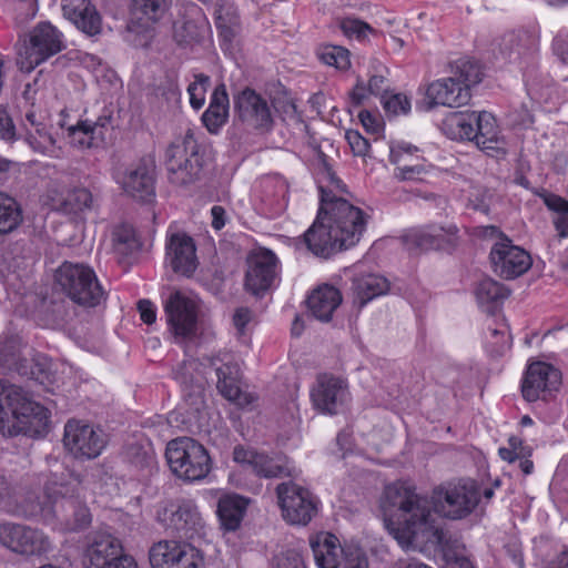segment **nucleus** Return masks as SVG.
Listing matches in <instances>:
<instances>
[{"instance_id":"obj_1","label":"nucleus","mask_w":568,"mask_h":568,"mask_svg":"<svg viewBox=\"0 0 568 568\" xmlns=\"http://www.w3.org/2000/svg\"><path fill=\"white\" fill-rule=\"evenodd\" d=\"M479 499V487L470 479L434 489L430 500L417 494L414 485L398 480L385 487L381 507L385 527L398 545L423 552L444 544V531L433 509L443 517L458 520L469 516Z\"/></svg>"},{"instance_id":"obj_2","label":"nucleus","mask_w":568,"mask_h":568,"mask_svg":"<svg viewBox=\"0 0 568 568\" xmlns=\"http://www.w3.org/2000/svg\"><path fill=\"white\" fill-rule=\"evenodd\" d=\"M341 180L326 164L318 172L321 206L303 242L316 256L328 257L337 251L355 246L366 230L367 214L346 199L337 196Z\"/></svg>"},{"instance_id":"obj_3","label":"nucleus","mask_w":568,"mask_h":568,"mask_svg":"<svg viewBox=\"0 0 568 568\" xmlns=\"http://www.w3.org/2000/svg\"><path fill=\"white\" fill-rule=\"evenodd\" d=\"M81 479L65 469L60 475L51 474L43 488L42 498L34 491L21 488L11 493L4 510L24 518L39 517L45 523L59 518L65 506L74 508V498L79 496Z\"/></svg>"},{"instance_id":"obj_4","label":"nucleus","mask_w":568,"mask_h":568,"mask_svg":"<svg viewBox=\"0 0 568 568\" xmlns=\"http://www.w3.org/2000/svg\"><path fill=\"white\" fill-rule=\"evenodd\" d=\"M49 427L48 408L30 399L21 387L0 381V433L2 435L23 434L38 437L45 435Z\"/></svg>"},{"instance_id":"obj_5","label":"nucleus","mask_w":568,"mask_h":568,"mask_svg":"<svg viewBox=\"0 0 568 568\" xmlns=\"http://www.w3.org/2000/svg\"><path fill=\"white\" fill-rule=\"evenodd\" d=\"M480 67L469 59L452 64L450 75L432 82L426 90L427 110L434 106L460 108L470 98V88L481 81Z\"/></svg>"},{"instance_id":"obj_6","label":"nucleus","mask_w":568,"mask_h":568,"mask_svg":"<svg viewBox=\"0 0 568 568\" xmlns=\"http://www.w3.org/2000/svg\"><path fill=\"white\" fill-rule=\"evenodd\" d=\"M57 286L75 304L95 307L105 300L94 271L81 263L64 262L55 271Z\"/></svg>"},{"instance_id":"obj_7","label":"nucleus","mask_w":568,"mask_h":568,"mask_svg":"<svg viewBox=\"0 0 568 568\" xmlns=\"http://www.w3.org/2000/svg\"><path fill=\"white\" fill-rule=\"evenodd\" d=\"M156 520L181 538L193 542L205 541L210 527L192 499H176L159 505Z\"/></svg>"},{"instance_id":"obj_8","label":"nucleus","mask_w":568,"mask_h":568,"mask_svg":"<svg viewBox=\"0 0 568 568\" xmlns=\"http://www.w3.org/2000/svg\"><path fill=\"white\" fill-rule=\"evenodd\" d=\"M165 456L172 473L184 481L204 479L211 471L207 450L193 438L172 439L166 446Z\"/></svg>"},{"instance_id":"obj_9","label":"nucleus","mask_w":568,"mask_h":568,"mask_svg":"<svg viewBox=\"0 0 568 568\" xmlns=\"http://www.w3.org/2000/svg\"><path fill=\"white\" fill-rule=\"evenodd\" d=\"M169 180L175 185H186L199 179L202 162L194 135L187 132L174 140L165 153Z\"/></svg>"},{"instance_id":"obj_10","label":"nucleus","mask_w":568,"mask_h":568,"mask_svg":"<svg viewBox=\"0 0 568 568\" xmlns=\"http://www.w3.org/2000/svg\"><path fill=\"white\" fill-rule=\"evenodd\" d=\"M169 332L175 344L189 347L197 338V306L194 300L180 291L173 292L164 303Z\"/></svg>"},{"instance_id":"obj_11","label":"nucleus","mask_w":568,"mask_h":568,"mask_svg":"<svg viewBox=\"0 0 568 568\" xmlns=\"http://www.w3.org/2000/svg\"><path fill=\"white\" fill-rule=\"evenodd\" d=\"M155 171L154 159L146 155L119 166L114 171L113 178L128 196L149 203L155 196Z\"/></svg>"},{"instance_id":"obj_12","label":"nucleus","mask_w":568,"mask_h":568,"mask_svg":"<svg viewBox=\"0 0 568 568\" xmlns=\"http://www.w3.org/2000/svg\"><path fill=\"white\" fill-rule=\"evenodd\" d=\"M63 49V34L50 22H41L30 32L29 44L19 51L18 64L22 71L31 72Z\"/></svg>"},{"instance_id":"obj_13","label":"nucleus","mask_w":568,"mask_h":568,"mask_svg":"<svg viewBox=\"0 0 568 568\" xmlns=\"http://www.w3.org/2000/svg\"><path fill=\"white\" fill-rule=\"evenodd\" d=\"M276 495L282 517L291 525L306 526L317 514V498L296 483H281L276 487Z\"/></svg>"},{"instance_id":"obj_14","label":"nucleus","mask_w":568,"mask_h":568,"mask_svg":"<svg viewBox=\"0 0 568 568\" xmlns=\"http://www.w3.org/2000/svg\"><path fill=\"white\" fill-rule=\"evenodd\" d=\"M0 544L24 556H41L52 550V541L42 530L16 523L0 524Z\"/></svg>"},{"instance_id":"obj_15","label":"nucleus","mask_w":568,"mask_h":568,"mask_svg":"<svg viewBox=\"0 0 568 568\" xmlns=\"http://www.w3.org/2000/svg\"><path fill=\"white\" fill-rule=\"evenodd\" d=\"M152 568H203V552L195 546L175 540H160L150 548Z\"/></svg>"},{"instance_id":"obj_16","label":"nucleus","mask_w":568,"mask_h":568,"mask_svg":"<svg viewBox=\"0 0 568 568\" xmlns=\"http://www.w3.org/2000/svg\"><path fill=\"white\" fill-rule=\"evenodd\" d=\"M65 448L78 458H97L106 445L102 429L81 420H69L64 426Z\"/></svg>"},{"instance_id":"obj_17","label":"nucleus","mask_w":568,"mask_h":568,"mask_svg":"<svg viewBox=\"0 0 568 568\" xmlns=\"http://www.w3.org/2000/svg\"><path fill=\"white\" fill-rule=\"evenodd\" d=\"M494 272L503 278L513 280L526 273L531 266V257L510 239L500 235L489 253Z\"/></svg>"},{"instance_id":"obj_18","label":"nucleus","mask_w":568,"mask_h":568,"mask_svg":"<svg viewBox=\"0 0 568 568\" xmlns=\"http://www.w3.org/2000/svg\"><path fill=\"white\" fill-rule=\"evenodd\" d=\"M206 361L215 371L216 387L224 398L241 407L252 403V395L240 387V368L231 353L220 352L209 356Z\"/></svg>"},{"instance_id":"obj_19","label":"nucleus","mask_w":568,"mask_h":568,"mask_svg":"<svg viewBox=\"0 0 568 568\" xmlns=\"http://www.w3.org/2000/svg\"><path fill=\"white\" fill-rule=\"evenodd\" d=\"M561 383L560 372L544 362L531 363L521 383V393L526 400L546 399Z\"/></svg>"},{"instance_id":"obj_20","label":"nucleus","mask_w":568,"mask_h":568,"mask_svg":"<svg viewBox=\"0 0 568 568\" xmlns=\"http://www.w3.org/2000/svg\"><path fill=\"white\" fill-rule=\"evenodd\" d=\"M240 120L246 125L268 131L273 125V116L267 101L254 90L246 88L234 100Z\"/></svg>"},{"instance_id":"obj_21","label":"nucleus","mask_w":568,"mask_h":568,"mask_svg":"<svg viewBox=\"0 0 568 568\" xmlns=\"http://www.w3.org/2000/svg\"><path fill=\"white\" fill-rule=\"evenodd\" d=\"M277 274V258L270 250H257L247 258L245 287L257 295L271 287Z\"/></svg>"},{"instance_id":"obj_22","label":"nucleus","mask_w":568,"mask_h":568,"mask_svg":"<svg viewBox=\"0 0 568 568\" xmlns=\"http://www.w3.org/2000/svg\"><path fill=\"white\" fill-rule=\"evenodd\" d=\"M311 398L320 412L337 414L348 399L347 384L338 377L321 375L312 388Z\"/></svg>"},{"instance_id":"obj_23","label":"nucleus","mask_w":568,"mask_h":568,"mask_svg":"<svg viewBox=\"0 0 568 568\" xmlns=\"http://www.w3.org/2000/svg\"><path fill=\"white\" fill-rule=\"evenodd\" d=\"M112 129V111L104 109L97 120L80 121L69 129L70 143L79 149L97 148L105 140V134Z\"/></svg>"},{"instance_id":"obj_24","label":"nucleus","mask_w":568,"mask_h":568,"mask_svg":"<svg viewBox=\"0 0 568 568\" xmlns=\"http://www.w3.org/2000/svg\"><path fill=\"white\" fill-rule=\"evenodd\" d=\"M165 261L175 273L190 276L197 267L196 248L185 233H173L166 241Z\"/></svg>"},{"instance_id":"obj_25","label":"nucleus","mask_w":568,"mask_h":568,"mask_svg":"<svg viewBox=\"0 0 568 568\" xmlns=\"http://www.w3.org/2000/svg\"><path fill=\"white\" fill-rule=\"evenodd\" d=\"M51 206L62 214L82 217L98 206L97 196L84 186H74L59 195H51Z\"/></svg>"},{"instance_id":"obj_26","label":"nucleus","mask_w":568,"mask_h":568,"mask_svg":"<svg viewBox=\"0 0 568 568\" xmlns=\"http://www.w3.org/2000/svg\"><path fill=\"white\" fill-rule=\"evenodd\" d=\"M457 232L458 229L454 224L447 226L433 224L410 230L405 235V240L408 245L420 250H437L452 244Z\"/></svg>"},{"instance_id":"obj_27","label":"nucleus","mask_w":568,"mask_h":568,"mask_svg":"<svg viewBox=\"0 0 568 568\" xmlns=\"http://www.w3.org/2000/svg\"><path fill=\"white\" fill-rule=\"evenodd\" d=\"M63 16L82 32L94 36L101 31V17L90 0H61Z\"/></svg>"},{"instance_id":"obj_28","label":"nucleus","mask_w":568,"mask_h":568,"mask_svg":"<svg viewBox=\"0 0 568 568\" xmlns=\"http://www.w3.org/2000/svg\"><path fill=\"white\" fill-rule=\"evenodd\" d=\"M473 141L489 155L505 154L506 143L500 136L496 119L489 112H478Z\"/></svg>"},{"instance_id":"obj_29","label":"nucleus","mask_w":568,"mask_h":568,"mask_svg":"<svg viewBox=\"0 0 568 568\" xmlns=\"http://www.w3.org/2000/svg\"><path fill=\"white\" fill-rule=\"evenodd\" d=\"M418 149L406 142H398L389 146V161L396 165L394 175L399 181L415 180L425 172V166L414 163L418 160Z\"/></svg>"},{"instance_id":"obj_30","label":"nucleus","mask_w":568,"mask_h":568,"mask_svg":"<svg viewBox=\"0 0 568 568\" xmlns=\"http://www.w3.org/2000/svg\"><path fill=\"white\" fill-rule=\"evenodd\" d=\"M389 287L388 280L381 274H358L354 276L351 287L353 304L361 310L374 298L387 294Z\"/></svg>"},{"instance_id":"obj_31","label":"nucleus","mask_w":568,"mask_h":568,"mask_svg":"<svg viewBox=\"0 0 568 568\" xmlns=\"http://www.w3.org/2000/svg\"><path fill=\"white\" fill-rule=\"evenodd\" d=\"M314 559L320 568H338L345 551L338 538L331 532H318L310 538Z\"/></svg>"},{"instance_id":"obj_32","label":"nucleus","mask_w":568,"mask_h":568,"mask_svg":"<svg viewBox=\"0 0 568 568\" xmlns=\"http://www.w3.org/2000/svg\"><path fill=\"white\" fill-rule=\"evenodd\" d=\"M124 552L121 541L111 535H98L84 552L87 568H103Z\"/></svg>"},{"instance_id":"obj_33","label":"nucleus","mask_w":568,"mask_h":568,"mask_svg":"<svg viewBox=\"0 0 568 568\" xmlns=\"http://www.w3.org/2000/svg\"><path fill=\"white\" fill-rule=\"evenodd\" d=\"M251 499L239 494H225L217 501V518L226 531H235L246 515Z\"/></svg>"},{"instance_id":"obj_34","label":"nucleus","mask_w":568,"mask_h":568,"mask_svg":"<svg viewBox=\"0 0 568 568\" xmlns=\"http://www.w3.org/2000/svg\"><path fill=\"white\" fill-rule=\"evenodd\" d=\"M342 303L341 292L332 285H323L308 296L307 305L312 315L321 321H331L333 313Z\"/></svg>"},{"instance_id":"obj_35","label":"nucleus","mask_w":568,"mask_h":568,"mask_svg":"<svg viewBox=\"0 0 568 568\" xmlns=\"http://www.w3.org/2000/svg\"><path fill=\"white\" fill-rule=\"evenodd\" d=\"M230 101L224 84L217 85L209 108L202 114V122L210 133L216 134L229 119Z\"/></svg>"},{"instance_id":"obj_36","label":"nucleus","mask_w":568,"mask_h":568,"mask_svg":"<svg viewBox=\"0 0 568 568\" xmlns=\"http://www.w3.org/2000/svg\"><path fill=\"white\" fill-rule=\"evenodd\" d=\"M478 112H450L442 123L443 133L456 141H473Z\"/></svg>"},{"instance_id":"obj_37","label":"nucleus","mask_w":568,"mask_h":568,"mask_svg":"<svg viewBox=\"0 0 568 568\" xmlns=\"http://www.w3.org/2000/svg\"><path fill=\"white\" fill-rule=\"evenodd\" d=\"M252 470L257 476L265 478L294 475V467L291 465L288 459L285 457H270L261 453Z\"/></svg>"},{"instance_id":"obj_38","label":"nucleus","mask_w":568,"mask_h":568,"mask_svg":"<svg viewBox=\"0 0 568 568\" xmlns=\"http://www.w3.org/2000/svg\"><path fill=\"white\" fill-rule=\"evenodd\" d=\"M509 290L493 278L481 280L475 291L477 302L488 310L503 303L509 296Z\"/></svg>"},{"instance_id":"obj_39","label":"nucleus","mask_w":568,"mask_h":568,"mask_svg":"<svg viewBox=\"0 0 568 568\" xmlns=\"http://www.w3.org/2000/svg\"><path fill=\"white\" fill-rule=\"evenodd\" d=\"M22 222V212L17 201L0 192V235L14 231Z\"/></svg>"},{"instance_id":"obj_40","label":"nucleus","mask_w":568,"mask_h":568,"mask_svg":"<svg viewBox=\"0 0 568 568\" xmlns=\"http://www.w3.org/2000/svg\"><path fill=\"white\" fill-rule=\"evenodd\" d=\"M193 11L197 16L196 19L175 24L174 34L179 42L200 41L209 30V24L205 18L200 14V9L195 7Z\"/></svg>"},{"instance_id":"obj_41","label":"nucleus","mask_w":568,"mask_h":568,"mask_svg":"<svg viewBox=\"0 0 568 568\" xmlns=\"http://www.w3.org/2000/svg\"><path fill=\"white\" fill-rule=\"evenodd\" d=\"M216 13V27L224 42L231 43L236 36L237 14L232 7H219Z\"/></svg>"},{"instance_id":"obj_42","label":"nucleus","mask_w":568,"mask_h":568,"mask_svg":"<svg viewBox=\"0 0 568 568\" xmlns=\"http://www.w3.org/2000/svg\"><path fill=\"white\" fill-rule=\"evenodd\" d=\"M24 140L34 151L41 153H44L54 144V140L44 124L36 128L33 131L27 124Z\"/></svg>"},{"instance_id":"obj_43","label":"nucleus","mask_w":568,"mask_h":568,"mask_svg":"<svg viewBox=\"0 0 568 568\" xmlns=\"http://www.w3.org/2000/svg\"><path fill=\"white\" fill-rule=\"evenodd\" d=\"M320 58L325 64L339 70H346L351 64L348 50L338 45L323 48Z\"/></svg>"},{"instance_id":"obj_44","label":"nucleus","mask_w":568,"mask_h":568,"mask_svg":"<svg viewBox=\"0 0 568 568\" xmlns=\"http://www.w3.org/2000/svg\"><path fill=\"white\" fill-rule=\"evenodd\" d=\"M169 0H134V9L148 21L155 22L164 14Z\"/></svg>"},{"instance_id":"obj_45","label":"nucleus","mask_w":568,"mask_h":568,"mask_svg":"<svg viewBox=\"0 0 568 568\" xmlns=\"http://www.w3.org/2000/svg\"><path fill=\"white\" fill-rule=\"evenodd\" d=\"M209 84L210 78L203 73L196 74L194 81L189 84L187 93L190 95V104L193 109L200 110L203 106Z\"/></svg>"},{"instance_id":"obj_46","label":"nucleus","mask_w":568,"mask_h":568,"mask_svg":"<svg viewBox=\"0 0 568 568\" xmlns=\"http://www.w3.org/2000/svg\"><path fill=\"white\" fill-rule=\"evenodd\" d=\"M114 247L118 252L126 254L138 248L134 231L129 226H121L113 233Z\"/></svg>"},{"instance_id":"obj_47","label":"nucleus","mask_w":568,"mask_h":568,"mask_svg":"<svg viewBox=\"0 0 568 568\" xmlns=\"http://www.w3.org/2000/svg\"><path fill=\"white\" fill-rule=\"evenodd\" d=\"M383 105L385 111L393 115H405L410 111V101L405 94L402 93L383 95Z\"/></svg>"},{"instance_id":"obj_48","label":"nucleus","mask_w":568,"mask_h":568,"mask_svg":"<svg viewBox=\"0 0 568 568\" xmlns=\"http://www.w3.org/2000/svg\"><path fill=\"white\" fill-rule=\"evenodd\" d=\"M341 28L346 36L357 39H364L369 33L374 32V29L368 23L355 18L344 19L341 23Z\"/></svg>"},{"instance_id":"obj_49","label":"nucleus","mask_w":568,"mask_h":568,"mask_svg":"<svg viewBox=\"0 0 568 568\" xmlns=\"http://www.w3.org/2000/svg\"><path fill=\"white\" fill-rule=\"evenodd\" d=\"M156 94L164 98L166 101L178 100L181 91L175 74L166 75L163 82L158 85Z\"/></svg>"},{"instance_id":"obj_50","label":"nucleus","mask_w":568,"mask_h":568,"mask_svg":"<svg viewBox=\"0 0 568 568\" xmlns=\"http://www.w3.org/2000/svg\"><path fill=\"white\" fill-rule=\"evenodd\" d=\"M274 568H305L302 555L294 549L286 550L274 559Z\"/></svg>"},{"instance_id":"obj_51","label":"nucleus","mask_w":568,"mask_h":568,"mask_svg":"<svg viewBox=\"0 0 568 568\" xmlns=\"http://www.w3.org/2000/svg\"><path fill=\"white\" fill-rule=\"evenodd\" d=\"M345 136L355 155L366 156L368 154L369 143L364 136L359 134V132L349 130L346 132Z\"/></svg>"},{"instance_id":"obj_52","label":"nucleus","mask_w":568,"mask_h":568,"mask_svg":"<svg viewBox=\"0 0 568 568\" xmlns=\"http://www.w3.org/2000/svg\"><path fill=\"white\" fill-rule=\"evenodd\" d=\"M540 196L548 210L556 212L558 215H568V201L566 199L554 193H545Z\"/></svg>"},{"instance_id":"obj_53","label":"nucleus","mask_w":568,"mask_h":568,"mask_svg":"<svg viewBox=\"0 0 568 568\" xmlns=\"http://www.w3.org/2000/svg\"><path fill=\"white\" fill-rule=\"evenodd\" d=\"M0 139L8 142L17 140V130L13 120L3 109H0Z\"/></svg>"},{"instance_id":"obj_54","label":"nucleus","mask_w":568,"mask_h":568,"mask_svg":"<svg viewBox=\"0 0 568 568\" xmlns=\"http://www.w3.org/2000/svg\"><path fill=\"white\" fill-rule=\"evenodd\" d=\"M344 555L343 568H368L367 558L359 549H349Z\"/></svg>"},{"instance_id":"obj_55","label":"nucleus","mask_w":568,"mask_h":568,"mask_svg":"<svg viewBox=\"0 0 568 568\" xmlns=\"http://www.w3.org/2000/svg\"><path fill=\"white\" fill-rule=\"evenodd\" d=\"M493 338H498L497 353L503 354L509 347L510 334L506 324H500L496 328H489Z\"/></svg>"},{"instance_id":"obj_56","label":"nucleus","mask_w":568,"mask_h":568,"mask_svg":"<svg viewBox=\"0 0 568 568\" xmlns=\"http://www.w3.org/2000/svg\"><path fill=\"white\" fill-rule=\"evenodd\" d=\"M258 455L260 453L252 449H246L242 446L235 447L233 452V458L236 463L248 465L252 469L255 465Z\"/></svg>"},{"instance_id":"obj_57","label":"nucleus","mask_w":568,"mask_h":568,"mask_svg":"<svg viewBox=\"0 0 568 568\" xmlns=\"http://www.w3.org/2000/svg\"><path fill=\"white\" fill-rule=\"evenodd\" d=\"M554 51L560 60L568 64V30H561L554 40Z\"/></svg>"},{"instance_id":"obj_58","label":"nucleus","mask_w":568,"mask_h":568,"mask_svg":"<svg viewBox=\"0 0 568 568\" xmlns=\"http://www.w3.org/2000/svg\"><path fill=\"white\" fill-rule=\"evenodd\" d=\"M387 79L383 74H373L368 80V91L372 95L381 97L387 95Z\"/></svg>"},{"instance_id":"obj_59","label":"nucleus","mask_w":568,"mask_h":568,"mask_svg":"<svg viewBox=\"0 0 568 568\" xmlns=\"http://www.w3.org/2000/svg\"><path fill=\"white\" fill-rule=\"evenodd\" d=\"M138 310L140 312L141 320L148 324L151 325L156 320V308L154 304L149 300H141L138 303Z\"/></svg>"},{"instance_id":"obj_60","label":"nucleus","mask_w":568,"mask_h":568,"mask_svg":"<svg viewBox=\"0 0 568 568\" xmlns=\"http://www.w3.org/2000/svg\"><path fill=\"white\" fill-rule=\"evenodd\" d=\"M252 320V312L247 307H239L233 315V324L240 334H243L246 325Z\"/></svg>"},{"instance_id":"obj_61","label":"nucleus","mask_w":568,"mask_h":568,"mask_svg":"<svg viewBox=\"0 0 568 568\" xmlns=\"http://www.w3.org/2000/svg\"><path fill=\"white\" fill-rule=\"evenodd\" d=\"M372 95L368 91V87H365L362 82H357L354 89L351 91L349 97L351 101L354 105L358 106L364 103V101Z\"/></svg>"},{"instance_id":"obj_62","label":"nucleus","mask_w":568,"mask_h":568,"mask_svg":"<svg viewBox=\"0 0 568 568\" xmlns=\"http://www.w3.org/2000/svg\"><path fill=\"white\" fill-rule=\"evenodd\" d=\"M190 366H192L191 362H183L182 365L173 371L174 378L185 388H187L189 383L192 381V375L189 372ZM185 390L186 389H184V392Z\"/></svg>"},{"instance_id":"obj_63","label":"nucleus","mask_w":568,"mask_h":568,"mask_svg":"<svg viewBox=\"0 0 568 568\" xmlns=\"http://www.w3.org/2000/svg\"><path fill=\"white\" fill-rule=\"evenodd\" d=\"M358 118L363 124V126L366 129V131L376 133L379 131V122L375 115H373L371 112L364 110L361 111L358 114Z\"/></svg>"},{"instance_id":"obj_64","label":"nucleus","mask_w":568,"mask_h":568,"mask_svg":"<svg viewBox=\"0 0 568 568\" xmlns=\"http://www.w3.org/2000/svg\"><path fill=\"white\" fill-rule=\"evenodd\" d=\"M211 215H212V226L214 230L220 231L225 226L226 223V212L224 207L220 205H214L211 209Z\"/></svg>"}]
</instances>
